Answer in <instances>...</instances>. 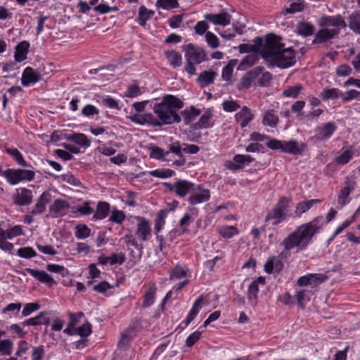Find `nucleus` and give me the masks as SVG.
<instances>
[{
    "mask_svg": "<svg viewBox=\"0 0 360 360\" xmlns=\"http://www.w3.org/2000/svg\"><path fill=\"white\" fill-rule=\"evenodd\" d=\"M262 57L278 68H287L295 63V53L291 48H283L281 38L268 34L261 50Z\"/></svg>",
    "mask_w": 360,
    "mask_h": 360,
    "instance_id": "1",
    "label": "nucleus"
},
{
    "mask_svg": "<svg viewBox=\"0 0 360 360\" xmlns=\"http://www.w3.org/2000/svg\"><path fill=\"white\" fill-rule=\"evenodd\" d=\"M323 224V217L320 216L299 226L283 240L285 250H290L295 247L301 250H304L314 235L321 229Z\"/></svg>",
    "mask_w": 360,
    "mask_h": 360,
    "instance_id": "2",
    "label": "nucleus"
},
{
    "mask_svg": "<svg viewBox=\"0 0 360 360\" xmlns=\"http://www.w3.org/2000/svg\"><path fill=\"white\" fill-rule=\"evenodd\" d=\"M184 102L176 96L171 94L163 96L160 103H155L153 111L159 118L162 126L179 123L181 116L176 110L182 108Z\"/></svg>",
    "mask_w": 360,
    "mask_h": 360,
    "instance_id": "3",
    "label": "nucleus"
},
{
    "mask_svg": "<svg viewBox=\"0 0 360 360\" xmlns=\"http://www.w3.org/2000/svg\"><path fill=\"white\" fill-rule=\"evenodd\" d=\"M185 51L186 65L185 70L190 75H195L196 69L194 64H200L206 60V53L202 49L193 44L182 46Z\"/></svg>",
    "mask_w": 360,
    "mask_h": 360,
    "instance_id": "4",
    "label": "nucleus"
},
{
    "mask_svg": "<svg viewBox=\"0 0 360 360\" xmlns=\"http://www.w3.org/2000/svg\"><path fill=\"white\" fill-rule=\"evenodd\" d=\"M291 199L287 197H282L279 199L274 209L266 216V221H271L273 225H277L285 221L287 218L289 203Z\"/></svg>",
    "mask_w": 360,
    "mask_h": 360,
    "instance_id": "5",
    "label": "nucleus"
},
{
    "mask_svg": "<svg viewBox=\"0 0 360 360\" xmlns=\"http://www.w3.org/2000/svg\"><path fill=\"white\" fill-rule=\"evenodd\" d=\"M319 25L322 27L330 28L332 27L333 28H338L339 32L341 29L347 27L345 20L340 15L323 16L321 18Z\"/></svg>",
    "mask_w": 360,
    "mask_h": 360,
    "instance_id": "6",
    "label": "nucleus"
},
{
    "mask_svg": "<svg viewBox=\"0 0 360 360\" xmlns=\"http://www.w3.org/2000/svg\"><path fill=\"white\" fill-rule=\"evenodd\" d=\"M192 194L188 198V201L191 205L207 202L210 198V193L208 189L202 188L200 186L197 188L193 187Z\"/></svg>",
    "mask_w": 360,
    "mask_h": 360,
    "instance_id": "7",
    "label": "nucleus"
},
{
    "mask_svg": "<svg viewBox=\"0 0 360 360\" xmlns=\"http://www.w3.org/2000/svg\"><path fill=\"white\" fill-rule=\"evenodd\" d=\"M339 34L338 28L323 27L315 34L313 44L325 43L327 41L335 38Z\"/></svg>",
    "mask_w": 360,
    "mask_h": 360,
    "instance_id": "8",
    "label": "nucleus"
},
{
    "mask_svg": "<svg viewBox=\"0 0 360 360\" xmlns=\"http://www.w3.org/2000/svg\"><path fill=\"white\" fill-rule=\"evenodd\" d=\"M70 203L62 199H56L51 205L49 212L53 217L64 216L70 208Z\"/></svg>",
    "mask_w": 360,
    "mask_h": 360,
    "instance_id": "9",
    "label": "nucleus"
},
{
    "mask_svg": "<svg viewBox=\"0 0 360 360\" xmlns=\"http://www.w3.org/2000/svg\"><path fill=\"white\" fill-rule=\"evenodd\" d=\"M336 127L333 122H328L322 127L316 129L317 134L311 137V140L318 142L329 139L335 131Z\"/></svg>",
    "mask_w": 360,
    "mask_h": 360,
    "instance_id": "10",
    "label": "nucleus"
},
{
    "mask_svg": "<svg viewBox=\"0 0 360 360\" xmlns=\"http://www.w3.org/2000/svg\"><path fill=\"white\" fill-rule=\"evenodd\" d=\"M345 186L340 190L338 195V203L341 206L345 205L349 202L347 200L351 192L355 188V182H352L349 176L345 177L344 181Z\"/></svg>",
    "mask_w": 360,
    "mask_h": 360,
    "instance_id": "11",
    "label": "nucleus"
},
{
    "mask_svg": "<svg viewBox=\"0 0 360 360\" xmlns=\"http://www.w3.org/2000/svg\"><path fill=\"white\" fill-rule=\"evenodd\" d=\"M32 191L23 188L20 191L17 190V193L13 196V202L19 206H25L32 203Z\"/></svg>",
    "mask_w": 360,
    "mask_h": 360,
    "instance_id": "12",
    "label": "nucleus"
},
{
    "mask_svg": "<svg viewBox=\"0 0 360 360\" xmlns=\"http://www.w3.org/2000/svg\"><path fill=\"white\" fill-rule=\"evenodd\" d=\"M305 148V143H300L296 140H290L283 141L282 152L292 155H301Z\"/></svg>",
    "mask_w": 360,
    "mask_h": 360,
    "instance_id": "13",
    "label": "nucleus"
},
{
    "mask_svg": "<svg viewBox=\"0 0 360 360\" xmlns=\"http://www.w3.org/2000/svg\"><path fill=\"white\" fill-rule=\"evenodd\" d=\"M205 20L210 21L214 25L226 26L231 22V15L226 12H221L218 14L208 13L204 15Z\"/></svg>",
    "mask_w": 360,
    "mask_h": 360,
    "instance_id": "14",
    "label": "nucleus"
},
{
    "mask_svg": "<svg viewBox=\"0 0 360 360\" xmlns=\"http://www.w3.org/2000/svg\"><path fill=\"white\" fill-rule=\"evenodd\" d=\"M41 79V75L39 72L34 70L30 67L24 70L22 75L21 82L23 86H28L30 84L36 83Z\"/></svg>",
    "mask_w": 360,
    "mask_h": 360,
    "instance_id": "15",
    "label": "nucleus"
},
{
    "mask_svg": "<svg viewBox=\"0 0 360 360\" xmlns=\"http://www.w3.org/2000/svg\"><path fill=\"white\" fill-rule=\"evenodd\" d=\"M254 44H243L239 46V51L240 53H260L262 55V49L264 46L263 40L260 37H256L254 39Z\"/></svg>",
    "mask_w": 360,
    "mask_h": 360,
    "instance_id": "16",
    "label": "nucleus"
},
{
    "mask_svg": "<svg viewBox=\"0 0 360 360\" xmlns=\"http://www.w3.org/2000/svg\"><path fill=\"white\" fill-rule=\"evenodd\" d=\"M25 271L29 273L31 276H32L36 280L43 283L51 285L53 284H56V281L54 279L50 276L46 271L35 270L30 268L25 269Z\"/></svg>",
    "mask_w": 360,
    "mask_h": 360,
    "instance_id": "17",
    "label": "nucleus"
},
{
    "mask_svg": "<svg viewBox=\"0 0 360 360\" xmlns=\"http://www.w3.org/2000/svg\"><path fill=\"white\" fill-rule=\"evenodd\" d=\"M152 229L147 220L142 218L137 224L136 234L143 241L148 240V236L151 235Z\"/></svg>",
    "mask_w": 360,
    "mask_h": 360,
    "instance_id": "18",
    "label": "nucleus"
},
{
    "mask_svg": "<svg viewBox=\"0 0 360 360\" xmlns=\"http://www.w3.org/2000/svg\"><path fill=\"white\" fill-rule=\"evenodd\" d=\"M138 329L135 326H130L123 331L121 339L118 342L120 347H127L131 340L137 334Z\"/></svg>",
    "mask_w": 360,
    "mask_h": 360,
    "instance_id": "19",
    "label": "nucleus"
},
{
    "mask_svg": "<svg viewBox=\"0 0 360 360\" xmlns=\"http://www.w3.org/2000/svg\"><path fill=\"white\" fill-rule=\"evenodd\" d=\"M49 314V311H41L37 316L26 320L22 324L25 326L49 325L50 323V319L48 316Z\"/></svg>",
    "mask_w": 360,
    "mask_h": 360,
    "instance_id": "20",
    "label": "nucleus"
},
{
    "mask_svg": "<svg viewBox=\"0 0 360 360\" xmlns=\"http://www.w3.org/2000/svg\"><path fill=\"white\" fill-rule=\"evenodd\" d=\"M51 200V195L49 192H43L40 195L39 198L37 200V203L34 205V207L31 211V214H42L46 210V205Z\"/></svg>",
    "mask_w": 360,
    "mask_h": 360,
    "instance_id": "21",
    "label": "nucleus"
},
{
    "mask_svg": "<svg viewBox=\"0 0 360 360\" xmlns=\"http://www.w3.org/2000/svg\"><path fill=\"white\" fill-rule=\"evenodd\" d=\"M194 184L186 180H177L176 181L175 193L180 197H185L193 190Z\"/></svg>",
    "mask_w": 360,
    "mask_h": 360,
    "instance_id": "22",
    "label": "nucleus"
},
{
    "mask_svg": "<svg viewBox=\"0 0 360 360\" xmlns=\"http://www.w3.org/2000/svg\"><path fill=\"white\" fill-rule=\"evenodd\" d=\"M252 119L253 115L247 107L243 108L242 110L236 115V120L242 128L245 127Z\"/></svg>",
    "mask_w": 360,
    "mask_h": 360,
    "instance_id": "23",
    "label": "nucleus"
},
{
    "mask_svg": "<svg viewBox=\"0 0 360 360\" xmlns=\"http://www.w3.org/2000/svg\"><path fill=\"white\" fill-rule=\"evenodd\" d=\"M30 44L27 41L20 42L15 47V60L16 62H22L27 58Z\"/></svg>",
    "mask_w": 360,
    "mask_h": 360,
    "instance_id": "24",
    "label": "nucleus"
},
{
    "mask_svg": "<svg viewBox=\"0 0 360 360\" xmlns=\"http://www.w3.org/2000/svg\"><path fill=\"white\" fill-rule=\"evenodd\" d=\"M200 114V110L195 108L191 105L183 111H181V115L185 124H189Z\"/></svg>",
    "mask_w": 360,
    "mask_h": 360,
    "instance_id": "25",
    "label": "nucleus"
},
{
    "mask_svg": "<svg viewBox=\"0 0 360 360\" xmlns=\"http://www.w3.org/2000/svg\"><path fill=\"white\" fill-rule=\"evenodd\" d=\"M216 76L217 73L215 72L205 70L200 74L197 80L201 87H205L212 84Z\"/></svg>",
    "mask_w": 360,
    "mask_h": 360,
    "instance_id": "26",
    "label": "nucleus"
},
{
    "mask_svg": "<svg viewBox=\"0 0 360 360\" xmlns=\"http://www.w3.org/2000/svg\"><path fill=\"white\" fill-rule=\"evenodd\" d=\"M321 202L319 199H312L299 202L295 209V214L297 216H301L303 213L310 210L313 206L317 205Z\"/></svg>",
    "mask_w": 360,
    "mask_h": 360,
    "instance_id": "27",
    "label": "nucleus"
},
{
    "mask_svg": "<svg viewBox=\"0 0 360 360\" xmlns=\"http://www.w3.org/2000/svg\"><path fill=\"white\" fill-rule=\"evenodd\" d=\"M66 139L84 148L90 146L91 144V141L84 134L75 133L69 134L66 136Z\"/></svg>",
    "mask_w": 360,
    "mask_h": 360,
    "instance_id": "28",
    "label": "nucleus"
},
{
    "mask_svg": "<svg viewBox=\"0 0 360 360\" xmlns=\"http://www.w3.org/2000/svg\"><path fill=\"white\" fill-rule=\"evenodd\" d=\"M110 211V205L106 202H99L97 205L96 211L93 216L94 220L105 219Z\"/></svg>",
    "mask_w": 360,
    "mask_h": 360,
    "instance_id": "29",
    "label": "nucleus"
},
{
    "mask_svg": "<svg viewBox=\"0 0 360 360\" xmlns=\"http://www.w3.org/2000/svg\"><path fill=\"white\" fill-rule=\"evenodd\" d=\"M278 117L274 110H269L264 112L262 123L270 127L274 128L278 122Z\"/></svg>",
    "mask_w": 360,
    "mask_h": 360,
    "instance_id": "30",
    "label": "nucleus"
},
{
    "mask_svg": "<svg viewBox=\"0 0 360 360\" xmlns=\"http://www.w3.org/2000/svg\"><path fill=\"white\" fill-rule=\"evenodd\" d=\"M296 32L298 34L309 37L314 34V26L310 22H300L296 27Z\"/></svg>",
    "mask_w": 360,
    "mask_h": 360,
    "instance_id": "31",
    "label": "nucleus"
},
{
    "mask_svg": "<svg viewBox=\"0 0 360 360\" xmlns=\"http://www.w3.org/2000/svg\"><path fill=\"white\" fill-rule=\"evenodd\" d=\"M349 27L353 32L360 34V13L353 12L349 17Z\"/></svg>",
    "mask_w": 360,
    "mask_h": 360,
    "instance_id": "32",
    "label": "nucleus"
},
{
    "mask_svg": "<svg viewBox=\"0 0 360 360\" xmlns=\"http://www.w3.org/2000/svg\"><path fill=\"white\" fill-rule=\"evenodd\" d=\"M2 174L11 185H15L20 182L18 169H7L2 172Z\"/></svg>",
    "mask_w": 360,
    "mask_h": 360,
    "instance_id": "33",
    "label": "nucleus"
},
{
    "mask_svg": "<svg viewBox=\"0 0 360 360\" xmlns=\"http://www.w3.org/2000/svg\"><path fill=\"white\" fill-rule=\"evenodd\" d=\"M167 58L171 65L174 68L179 67L182 63L181 55L175 51H168L165 52Z\"/></svg>",
    "mask_w": 360,
    "mask_h": 360,
    "instance_id": "34",
    "label": "nucleus"
},
{
    "mask_svg": "<svg viewBox=\"0 0 360 360\" xmlns=\"http://www.w3.org/2000/svg\"><path fill=\"white\" fill-rule=\"evenodd\" d=\"M155 288L150 287L148 290L146 291L143 296V300L142 304L143 308H148L150 307L155 301Z\"/></svg>",
    "mask_w": 360,
    "mask_h": 360,
    "instance_id": "35",
    "label": "nucleus"
},
{
    "mask_svg": "<svg viewBox=\"0 0 360 360\" xmlns=\"http://www.w3.org/2000/svg\"><path fill=\"white\" fill-rule=\"evenodd\" d=\"M320 96L323 100L335 99L342 96V92L338 88L325 89Z\"/></svg>",
    "mask_w": 360,
    "mask_h": 360,
    "instance_id": "36",
    "label": "nucleus"
},
{
    "mask_svg": "<svg viewBox=\"0 0 360 360\" xmlns=\"http://www.w3.org/2000/svg\"><path fill=\"white\" fill-rule=\"evenodd\" d=\"M212 117L210 110H206L200 117L198 122L195 123L196 129H205L209 127V122Z\"/></svg>",
    "mask_w": 360,
    "mask_h": 360,
    "instance_id": "37",
    "label": "nucleus"
},
{
    "mask_svg": "<svg viewBox=\"0 0 360 360\" xmlns=\"http://www.w3.org/2000/svg\"><path fill=\"white\" fill-rule=\"evenodd\" d=\"M91 235V229L86 224H78L75 227V236L77 239H85Z\"/></svg>",
    "mask_w": 360,
    "mask_h": 360,
    "instance_id": "38",
    "label": "nucleus"
},
{
    "mask_svg": "<svg viewBox=\"0 0 360 360\" xmlns=\"http://www.w3.org/2000/svg\"><path fill=\"white\" fill-rule=\"evenodd\" d=\"M219 233L224 238H231L237 235L238 231L234 226H224L219 229Z\"/></svg>",
    "mask_w": 360,
    "mask_h": 360,
    "instance_id": "39",
    "label": "nucleus"
},
{
    "mask_svg": "<svg viewBox=\"0 0 360 360\" xmlns=\"http://www.w3.org/2000/svg\"><path fill=\"white\" fill-rule=\"evenodd\" d=\"M258 60L257 53H250L245 56L240 62L239 68L240 69H246L254 65Z\"/></svg>",
    "mask_w": 360,
    "mask_h": 360,
    "instance_id": "40",
    "label": "nucleus"
},
{
    "mask_svg": "<svg viewBox=\"0 0 360 360\" xmlns=\"http://www.w3.org/2000/svg\"><path fill=\"white\" fill-rule=\"evenodd\" d=\"M302 89V86L300 84L289 86L283 91V95L285 97H291L295 98L297 97Z\"/></svg>",
    "mask_w": 360,
    "mask_h": 360,
    "instance_id": "41",
    "label": "nucleus"
},
{
    "mask_svg": "<svg viewBox=\"0 0 360 360\" xmlns=\"http://www.w3.org/2000/svg\"><path fill=\"white\" fill-rule=\"evenodd\" d=\"M353 151L350 149L345 150L341 155L336 157L335 162L339 165H345L352 158Z\"/></svg>",
    "mask_w": 360,
    "mask_h": 360,
    "instance_id": "42",
    "label": "nucleus"
},
{
    "mask_svg": "<svg viewBox=\"0 0 360 360\" xmlns=\"http://www.w3.org/2000/svg\"><path fill=\"white\" fill-rule=\"evenodd\" d=\"M17 255L22 258L30 259L34 257L37 255V252L31 247H24L18 250Z\"/></svg>",
    "mask_w": 360,
    "mask_h": 360,
    "instance_id": "43",
    "label": "nucleus"
},
{
    "mask_svg": "<svg viewBox=\"0 0 360 360\" xmlns=\"http://www.w3.org/2000/svg\"><path fill=\"white\" fill-rule=\"evenodd\" d=\"M175 172L169 169H155L150 172V174L158 178H167L174 176Z\"/></svg>",
    "mask_w": 360,
    "mask_h": 360,
    "instance_id": "44",
    "label": "nucleus"
},
{
    "mask_svg": "<svg viewBox=\"0 0 360 360\" xmlns=\"http://www.w3.org/2000/svg\"><path fill=\"white\" fill-rule=\"evenodd\" d=\"M156 6L164 9L176 8L179 7V3L177 0H158Z\"/></svg>",
    "mask_w": 360,
    "mask_h": 360,
    "instance_id": "45",
    "label": "nucleus"
},
{
    "mask_svg": "<svg viewBox=\"0 0 360 360\" xmlns=\"http://www.w3.org/2000/svg\"><path fill=\"white\" fill-rule=\"evenodd\" d=\"M169 152L165 151L162 148L158 147V146H153L150 149V156L152 158H155L157 160H161L163 159L165 157L169 155Z\"/></svg>",
    "mask_w": 360,
    "mask_h": 360,
    "instance_id": "46",
    "label": "nucleus"
},
{
    "mask_svg": "<svg viewBox=\"0 0 360 360\" xmlns=\"http://www.w3.org/2000/svg\"><path fill=\"white\" fill-rule=\"evenodd\" d=\"M259 288L257 281H252L248 288V299L250 302H253L257 300Z\"/></svg>",
    "mask_w": 360,
    "mask_h": 360,
    "instance_id": "47",
    "label": "nucleus"
},
{
    "mask_svg": "<svg viewBox=\"0 0 360 360\" xmlns=\"http://www.w3.org/2000/svg\"><path fill=\"white\" fill-rule=\"evenodd\" d=\"M13 342L10 340L0 341V353L2 355H11L12 353Z\"/></svg>",
    "mask_w": 360,
    "mask_h": 360,
    "instance_id": "48",
    "label": "nucleus"
},
{
    "mask_svg": "<svg viewBox=\"0 0 360 360\" xmlns=\"http://www.w3.org/2000/svg\"><path fill=\"white\" fill-rule=\"evenodd\" d=\"M235 65L234 60H231L226 65L222 70V78L224 80L226 81H231L233 71V66Z\"/></svg>",
    "mask_w": 360,
    "mask_h": 360,
    "instance_id": "49",
    "label": "nucleus"
},
{
    "mask_svg": "<svg viewBox=\"0 0 360 360\" xmlns=\"http://www.w3.org/2000/svg\"><path fill=\"white\" fill-rule=\"evenodd\" d=\"M304 8V4L302 0L292 1L290 7L286 8L285 11L286 13H295L296 12L302 11Z\"/></svg>",
    "mask_w": 360,
    "mask_h": 360,
    "instance_id": "50",
    "label": "nucleus"
},
{
    "mask_svg": "<svg viewBox=\"0 0 360 360\" xmlns=\"http://www.w3.org/2000/svg\"><path fill=\"white\" fill-rule=\"evenodd\" d=\"M254 159L248 155H236L233 157V161L237 163L238 165H241V168L244 167L245 164L252 162Z\"/></svg>",
    "mask_w": 360,
    "mask_h": 360,
    "instance_id": "51",
    "label": "nucleus"
},
{
    "mask_svg": "<svg viewBox=\"0 0 360 360\" xmlns=\"http://www.w3.org/2000/svg\"><path fill=\"white\" fill-rule=\"evenodd\" d=\"M143 122L145 124H148L153 127H161L162 124L158 119L155 118L151 113L143 114Z\"/></svg>",
    "mask_w": 360,
    "mask_h": 360,
    "instance_id": "52",
    "label": "nucleus"
},
{
    "mask_svg": "<svg viewBox=\"0 0 360 360\" xmlns=\"http://www.w3.org/2000/svg\"><path fill=\"white\" fill-rule=\"evenodd\" d=\"M77 333L82 338L88 337L92 332L91 330V325L90 323L86 322L84 323L82 326L76 329Z\"/></svg>",
    "mask_w": 360,
    "mask_h": 360,
    "instance_id": "53",
    "label": "nucleus"
},
{
    "mask_svg": "<svg viewBox=\"0 0 360 360\" xmlns=\"http://www.w3.org/2000/svg\"><path fill=\"white\" fill-rule=\"evenodd\" d=\"M6 152L14 157L15 160L22 166H26V162L22 154L16 148H8Z\"/></svg>",
    "mask_w": 360,
    "mask_h": 360,
    "instance_id": "54",
    "label": "nucleus"
},
{
    "mask_svg": "<svg viewBox=\"0 0 360 360\" xmlns=\"http://www.w3.org/2000/svg\"><path fill=\"white\" fill-rule=\"evenodd\" d=\"M205 39L207 44L213 49L217 48L219 45L217 37L211 32L205 33Z\"/></svg>",
    "mask_w": 360,
    "mask_h": 360,
    "instance_id": "55",
    "label": "nucleus"
},
{
    "mask_svg": "<svg viewBox=\"0 0 360 360\" xmlns=\"http://www.w3.org/2000/svg\"><path fill=\"white\" fill-rule=\"evenodd\" d=\"M102 103L109 108L120 110L118 102L110 96L103 97L102 98Z\"/></svg>",
    "mask_w": 360,
    "mask_h": 360,
    "instance_id": "56",
    "label": "nucleus"
},
{
    "mask_svg": "<svg viewBox=\"0 0 360 360\" xmlns=\"http://www.w3.org/2000/svg\"><path fill=\"white\" fill-rule=\"evenodd\" d=\"M40 304L38 303H28L27 304L22 311V316H28L32 312L37 311L40 309Z\"/></svg>",
    "mask_w": 360,
    "mask_h": 360,
    "instance_id": "57",
    "label": "nucleus"
},
{
    "mask_svg": "<svg viewBox=\"0 0 360 360\" xmlns=\"http://www.w3.org/2000/svg\"><path fill=\"white\" fill-rule=\"evenodd\" d=\"M186 276L185 270L179 266H176L175 268L170 272L169 277L171 280L180 279Z\"/></svg>",
    "mask_w": 360,
    "mask_h": 360,
    "instance_id": "58",
    "label": "nucleus"
},
{
    "mask_svg": "<svg viewBox=\"0 0 360 360\" xmlns=\"http://www.w3.org/2000/svg\"><path fill=\"white\" fill-rule=\"evenodd\" d=\"M307 291L306 290H303L301 291H298L297 292V300L299 306L304 309L305 307V304L307 302L309 301L310 298L307 296Z\"/></svg>",
    "mask_w": 360,
    "mask_h": 360,
    "instance_id": "59",
    "label": "nucleus"
},
{
    "mask_svg": "<svg viewBox=\"0 0 360 360\" xmlns=\"http://www.w3.org/2000/svg\"><path fill=\"white\" fill-rule=\"evenodd\" d=\"M99 113L98 109L93 105H86L82 110V114L85 117H90Z\"/></svg>",
    "mask_w": 360,
    "mask_h": 360,
    "instance_id": "60",
    "label": "nucleus"
},
{
    "mask_svg": "<svg viewBox=\"0 0 360 360\" xmlns=\"http://www.w3.org/2000/svg\"><path fill=\"white\" fill-rule=\"evenodd\" d=\"M360 96V91L354 89H351L345 92L342 98L343 103L349 102L353 99L357 98Z\"/></svg>",
    "mask_w": 360,
    "mask_h": 360,
    "instance_id": "61",
    "label": "nucleus"
},
{
    "mask_svg": "<svg viewBox=\"0 0 360 360\" xmlns=\"http://www.w3.org/2000/svg\"><path fill=\"white\" fill-rule=\"evenodd\" d=\"M18 169L20 178V181L24 180L32 181L34 179L35 174L33 171L22 169Z\"/></svg>",
    "mask_w": 360,
    "mask_h": 360,
    "instance_id": "62",
    "label": "nucleus"
},
{
    "mask_svg": "<svg viewBox=\"0 0 360 360\" xmlns=\"http://www.w3.org/2000/svg\"><path fill=\"white\" fill-rule=\"evenodd\" d=\"M125 255L120 252L119 254L114 253L109 257V262L111 265L115 264H122L125 262Z\"/></svg>",
    "mask_w": 360,
    "mask_h": 360,
    "instance_id": "63",
    "label": "nucleus"
},
{
    "mask_svg": "<svg viewBox=\"0 0 360 360\" xmlns=\"http://www.w3.org/2000/svg\"><path fill=\"white\" fill-rule=\"evenodd\" d=\"M352 72V69L348 65H341L336 70V74L339 77L349 76Z\"/></svg>",
    "mask_w": 360,
    "mask_h": 360,
    "instance_id": "64",
    "label": "nucleus"
}]
</instances>
